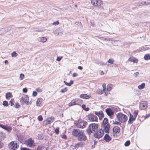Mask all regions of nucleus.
I'll return each instance as SVG.
<instances>
[{
	"label": "nucleus",
	"instance_id": "obj_1",
	"mask_svg": "<svg viewBox=\"0 0 150 150\" xmlns=\"http://www.w3.org/2000/svg\"><path fill=\"white\" fill-rule=\"evenodd\" d=\"M98 125L97 124L91 123L88 126L89 129L87 130V133L88 134H91L93 132H95L98 129Z\"/></svg>",
	"mask_w": 150,
	"mask_h": 150
},
{
	"label": "nucleus",
	"instance_id": "obj_2",
	"mask_svg": "<svg viewBox=\"0 0 150 150\" xmlns=\"http://www.w3.org/2000/svg\"><path fill=\"white\" fill-rule=\"evenodd\" d=\"M116 116L118 120L122 123L125 122L128 119V117L127 115L121 112L117 113Z\"/></svg>",
	"mask_w": 150,
	"mask_h": 150
},
{
	"label": "nucleus",
	"instance_id": "obj_3",
	"mask_svg": "<svg viewBox=\"0 0 150 150\" xmlns=\"http://www.w3.org/2000/svg\"><path fill=\"white\" fill-rule=\"evenodd\" d=\"M104 134V130L102 129H100L95 132L93 134V137L95 138L100 139L103 137Z\"/></svg>",
	"mask_w": 150,
	"mask_h": 150
},
{
	"label": "nucleus",
	"instance_id": "obj_4",
	"mask_svg": "<svg viewBox=\"0 0 150 150\" xmlns=\"http://www.w3.org/2000/svg\"><path fill=\"white\" fill-rule=\"evenodd\" d=\"M91 3L94 6L100 8L103 4V2L101 0H91Z\"/></svg>",
	"mask_w": 150,
	"mask_h": 150
},
{
	"label": "nucleus",
	"instance_id": "obj_5",
	"mask_svg": "<svg viewBox=\"0 0 150 150\" xmlns=\"http://www.w3.org/2000/svg\"><path fill=\"white\" fill-rule=\"evenodd\" d=\"M29 98L28 95L23 94L21 96L20 99V102L22 104L24 103L28 104L29 103Z\"/></svg>",
	"mask_w": 150,
	"mask_h": 150
},
{
	"label": "nucleus",
	"instance_id": "obj_6",
	"mask_svg": "<svg viewBox=\"0 0 150 150\" xmlns=\"http://www.w3.org/2000/svg\"><path fill=\"white\" fill-rule=\"evenodd\" d=\"M88 119L91 122H97L98 117L96 115L91 114L88 116Z\"/></svg>",
	"mask_w": 150,
	"mask_h": 150
},
{
	"label": "nucleus",
	"instance_id": "obj_7",
	"mask_svg": "<svg viewBox=\"0 0 150 150\" xmlns=\"http://www.w3.org/2000/svg\"><path fill=\"white\" fill-rule=\"evenodd\" d=\"M25 144L27 146L30 147L35 146L34 141L31 138L25 141Z\"/></svg>",
	"mask_w": 150,
	"mask_h": 150
},
{
	"label": "nucleus",
	"instance_id": "obj_8",
	"mask_svg": "<svg viewBox=\"0 0 150 150\" xmlns=\"http://www.w3.org/2000/svg\"><path fill=\"white\" fill-rule=\"evenodd\" d=\"M83 131L79 129H74L72 132V135L76 137H78L79 135L82 134V132Z\"/></svg>",
	"mask_w": 150,
	"mask_h": 150
},
{
	"label": "nucleus",
	"instance_id": "obj_9",
	"mask_svg": "<svg viewBox=\"0 0 150 150\" xmlns=\"http://www.w3.org/2000/svg\"><path fill=\"white\" fill-rule=\"evenodd\" d=\"M148 104L146 101H142L140 102L139 108L141 110H145L147 107Z\"/></svg>",
	"mask_w": 150,
	"mask_h": 150
},
{
	"label": "nucleus",
	"instance_id": "obj_10",
	"mask_svg": "<svg viewBox=\"0 0 150 150\" xmlns=\"http://www.w3.org/2000/svg\"><path fill=\"white\" fill-rule=\"evenodd\" d=\"M87 122L86 121H83L80 122H78L76 124L77 127L79 128H83L86 126Z\"/></svg>",
	"mask_w": 150,
	"mask_h": 150
},
{
	"label": "nucleus",
	"instance_id": "obj_11",
	"mask_svg": "<svg viewBox=\"0 0 150 150\" xmlns=\"http://www.w3.org/2000/svg\"><path fill=\"white\" fill-rule=\"evenodd\" d=\"M79 101L81 102V101L79 99H73L69 104V106H71L75 105H78V103Z\"/></svg>",
	"mask_w": 150,
	"mask_h": 150
},
{
	"label": "nucleus",
	"instance_id": "obj_12",
	"mask_svg": "<svg viewBox=\"0 0 150 150\" xmlns=\"http://www.w3.org/2000/svg\"><path fill=\"white\" fill-rule=\"evenodd\" d=\"M18 146L17 143H14L13 141L11 142L8 145V147L10 149L15 150L17 148Z\"/></svg>",
	"mask_w": 150,
	"mask_h": 150
},
{
	"label": "nucleus",
	"instance_id": "obj_13",
	"mask_svg": "<svg viewBox=\"0 0 150 150\" xmlns=\"http://www.w3.org/2000/svg\"><path fill=\"white\" fill-rule=\"evenodd\" d=\"M78 139L79 141H85L86 139V137L83 134V131L82 132V134L79 135L78 137Z\"/></svg>",
	"mask_w": 150,
	"mask_h": 150
},
{
	"label": "nucleus",
	"instance_id": "obj_14",
	"mask_svg": "<svg viewBox=\"0 0 150 150\" xmlns=\"http://www.w3.org/2000/svg\"><path fill=\"white\" fill-rule=\"evenodd\" d=\"M0 127L5 129L8 132H11L12 129L11 127L4 125L2 124H0Z\"/></svg>",
	"mask_w": 150,
	"mask_h": 150
},
{
	"label": "nucleus",
	"instance_id": "obj_15",
	"mask_svg": "<svg viewBox=\"0 0 150 150\" xmlns=\"http://www.w3.org/2000/svg\"><path fill=\"white\" fill-rule=\"evenodd\" d=\"M105 111L107 115L110 117L113 115L114 114V111L111 108H107L105 109Z\"/></svg>",
	"mask_w": 150,
	"mask_h": 150
},
{
	"label": "nucleus",
	"instance_id": "obj_16",
	"mask_svg": "<svg viewBox=\"0 0 150 150\" xmlns=\"http://www.w3.org/2000/svg\"><path fill=\"white\" fill-rule=\"evenodd\" d=\"M95 114L98 116L100 120H101V119L104 116L103 112L102 111H100L99 112H96Z\"/></svg>",
	"mask_w": 150,
	"mask_h": 150
},
{
	"label": "nucleus",
	"instance_id": "obj_17",
	"mask_svg": "<svg viewBox=\"0 0 150 150\" xmlns=\"http://www.w3.org/2000/svg\"><path fill=\"white\" fill-rule=\"evenodd\" d=\"M102 126L103 127L105 132L108 133L109 132V130L110 129V125L109 124L105 125H102Z\"/></svg>",
	"mask_w": 150,
	"mask_h": 150
},
{
	"label": "nucleus",
	"instance_id": "obj_18",
	"mask_svg": "<svg viewBox=\"0 0 150 150\" xmlns=\"http://www.w3.org/2000/svg\"><path fill=\"white\" fill-rule=\"evenodd\" d=\"M136 118L133 116V115L131 114H130V117L128 121V123L131 124L133 121L135 120Z\"/></svg>",
	"mask_w": 150,
	"mask_h": 150
},
{
	"label": "nucleus",
	"instance_id": "obj_19",
	"mask_svg": "<svg viewBox=\"0 0 150 150\" xmlns=\"http://www.w3.org/2000/svg\"><path fill=\"white\" fill-rule=\"evenodd\" d=\"M136 5L138 6H141L142 5H150V2H146L145 1H142L141 2H138L136 4Z\"/></svg>",
	"mask_w": 150,
	"mask_h": 150
},
{
	"label": "nucleus",
	"instance_id": "obj_20",
	"mask_svg": "<svg viewBox=\"0 0 150 150\" xmlns=\"http://www.w3.org/2000/svg\"><path fill=\"white\" fill-rule=\"evenodd\" d=\"M103 138L104 140L107 142H109L111 139V138L108 134H105Z\"/></svg>",
	"mask_w": 150,
	"mask_h": 150
},
{
	"label": "nucleus",
	"instance_id": "obj_21",
	"mask_svg": "<svg viewBox=\"0 0 150 150\" xmlns=\"http://www.w3.org/2000/svg\"><path fill=\"white\" fill-rule=\"evenodd\" d=\"M120 128L118 126H115L113 129V133H118L120 132Z\"/></svg>",
	"mask_w": 150,
	"mask_h": 150
},
{
	"label": "nucleus",
	"instance_id": "obj_22",
	"mask_svg": "<svg viewBox=\"0 0 150 150\" xmlns=\"http://www.w3.org/2000/svg\"><path fill=\"white\" fill-rule=\"evenodd\" d=\"M79 97L81 98L84 99H88L90 98L91 96L86 94H82L80 95Z\"/></svg>",
	"mask_w": 150,
	"mask_h": 150
},
{
	"label": "nucleus",
	"instance_id": "obj_23",
	"mask_svg": "<svg viewBox=\"0 0 150 150\" xmlns=\"http://www.w3.org/2000/svg\"><path fill=\"white\" fill-rule=\"evenodd\" d=\"M42 99L41 98H38L36 101V105L37 106H40L42 105Z\"/></svg>",
	"mask_w": 150,
	"mask_h": 150
},
{
	"label": "nucleus",
	"instance_id": "obj_24",
	"mask_svg": "<svg viewBox=\"0 0 150 150\" xmlns=\"http://www.w3.org/2000/svg\"><path fill=\"white\" fill-rule=\"evenodd\" d=\"M128 60L130 62H133L134 63H137L138 61V59L133 57H130Z\"/></svg>",
	"mask_w": 150,
	"mask_h": 150
},
{
	"label": "nucleus",
	"instance_id": "obj_25",
	"mask_svg": "<svg viewBox=\"0 0 150 150\" xmlns=\"http://www.w3.org/2000/svg\"><path fill=\"white\" fill-rule=\"evenodd\" d=\"M8 31L7 28L0 29V35L6 33Z\"/></svg>",
	"mask_w": 150,
	"mask_h": 150
},
{
	"label": "nucleus",
	"instance_id": "obj_26",
	"mask_svg": "<svg viewBox=\"0 0 150 150\" xmlns=\"http://www.w3.org/2000/svg\"><path fill=\"white\" fill-rule=\"evenodd\" d=\"M12 97V95L11 92H8L6 94V98L7 99H9Z\"/></svg>",
	"mask_w": 150,
	"mask_h": 150
},
{
	"label": "nucleus",
	"instance_id": "obj_27",
	"mask_svg": "<svg viewBox=\"0 0 150 150\" xmlns=\"http://www.w3.org/2000/svg\"><path fill=\"white\" fill-rule=\"evenodd\" d=\"M83 142H80L76 144L74 146L75 148H76L79 147H82L83 146Z\"/></svg>",
	"mask_w": 150,
	"mask_h": 150
},
{
	"label": "nucleus",
	"instance_id": "obj_28",
	"mask_svg": "<svg viewBox=\"0 0 150 150\" xmlns=\"http://www.w3.org/2000/svg\"><path fill=\"white\" fill-rule=\"evenodd\" d=\"M47 40V38L44 37H41L40 38H39L38 39V40L39 41V42H45Z\"/></svg>",
	"mask_w": 150,
	"mask_h": 150
},
{
	"label": "nucleus",
	"instance_id": "obj_29",
	"mask_svg": "<svg viewBox=\"0 0 150 150\" xmlns=\"http://www.w3.org/2000/svg\"><path fill=\"white\" fill-rule=\"evenodd\" d=\"M6 135L4 133L0 132V141L3 140L5 138Z\"/></svg>",
	"mask_w": 150,
	"mask_h": 150
},
{
	"label": "nucleus",
	"instance_id": "obj_30",
	"mask_svg": "<svg viewBox=\"0 0 150 150\" xmlns=\"http://www.w3.org/2000/svg\"><path fill=\"white\" fill-rule=\"evenodd\" d=\"M63 82L66 85L70 86H71V85L73 83V81L71 80L70 82L69 83H67L65 81H64Z\"/></svg>",
	"mask_w": 150,
	"mask_h": 150
},
{
	"label": "nucleus",
	"instance_id": "obj_31",
	"mask_svg": "<svg viewBox=\"0 0 150 150\" xmlns=\"http://www.w3.org/2000/svg\"><path fill=\"white\" fill-rule=\"evenodd\" d=\"M108 123V120L107 118H106L105 117L103 122V123L102 124V125H107V124H109Z\"/></svg>",
	"mask_w": 150,
	"mask_h": 150
},
{
	"label": "nucleus",
	"instance_id": "obj_32",
	"mask_svg": "<svg viewBox=\"0 0 150 150\" xmlns=\"http://www.w3.org/2000/svg\"><path fill=\"white\" fill-rule=\"evenodd\" d=\"M145 86V84L144 83H142L138 86V88L139 89H142L144 88Z\"/></svg>",
	"mask_w": 150,
	"mask_h": 150
},
{
	"label": "nucleus",
	"instance_id": "obj_33",
	"mask_svg": "<svg viewBox=\"0 0 150 150\" xmlns=\"http://www.w3.org/2000/svg\"><path fill=\"white\" fill-rule=\"evenodd\" d=\"M112 84H108L107 86V91H110L112 88Z\"/></svg>",
	"mask_w": 150,
	"mask_h": 150
},
{
	"label": "nucleus",
	"instance_id": "obj_34",
	"mask_svg": "<svg viewBox=\"0 0 150 150\" xmlns=\"http://www.w3.org/2000/svg\"><path fill=\"white\" fill-rule=\"evenodd\" d=\"M144 59L146 60H148L150 59V55L149 54H147L145 55Z\"/></svg>",
	"mask_w": 150,
	"mask_h": 150
},
{
	"label": "nucleus",
	"instance_id": "obj_35",
	"mask_svg": "<svg viewBox=\"0 0 150 150\" xmlns=\"http://www.w3.org/2000/svg\"><path fill=\"white\" fill-rule=\"evenodd\" d=\"M139 111L138 110H135L134 111L133 113V116L135 118L137 117L138 113Z\"/></svg>",
	"mask_w": 150,
	"mask_h": 150
},
{
	"label": "nucleus",
	"instance_id": "obj_36",
	"mask_svg": "<svg viewBox=\"0 0 150 150\" xmlns=\"http://www.w3.org/2000/svg\"><path fill=\"white\" fill-rule=\"evenodd\" d=\"M53 120L52 117L48 118L47 120V122L48 123H50L53 122Z\"/></svg>",
	"mask_w": 150,
	"mask_h": 150
},
{
	"label": "nucleus",
	"instance_id": "obj_37",
	"mask_svg": "<svg viewBox=\"0 0 150 150\" xmlns=\"http://www.w3.org/2000/svg\"><path fill=\"white\" fill-rule=\"evenodd\" d=\"M2 105L4 106L7 107L8 105V102L6 101H4L2 103Z\"/></svg>",
	"mask_w": 150,
	"mask_h": 150
},
{
	"label": "nucleus",
	"instance_id": "obj_38",
	"mask_svg": "<svg viewBox=\"0 0 150 150\" xmlns=\"http://www.w3.org/2000/svg\"><path fill=\"white\" fill-rule=\"evenodd\" d=\"M11 56L13 57H16L17 56L18 54L15 51H13L11 54Z\"/></svg>",
	"mask_w": 150,
	"mask_h": 150
},
{
	"label": "nucleus",
	"instance_id": "obj_39",
	"mask_svg": "<svg viewBox=\"0 0 150 150\" xmlns=\"http://www.w3.org/2000/svg\"><path fill=\"white\" fill-rule=\"evenodd\" d=\"M14 100L13 98H12L11 99L9 102V103L10 104L11 106H13L14 104Z\"/></svg>",
	"mask_w": 150,
	"mask_h": 150
},
{
	"label": "nucleus",
	"instance_id": "obj_40",
	"mask_svg": "<svg viewBox=\"0 0 150 150\" xmlns=\"http://www.w3.org/2000/svg\"><path fill=\"white\" fill-rule=\"evenodd\" d=\"M130 141L129 140H127L125 143L124 145L126 146H128L130 145Z\"/></svg>",
	"mask_w": 150,
	"mask_h": 150
},
{
	"label": "nucleus",
	"instance_id": "obj_41",
	"mask_svg": "<svg viewBox=\"0 0 150 150\" xmlns=\"http://www.w3.org/2000/svg\"><path fill=\"white\" fill-rule=\"evenodd\" d=\"M113 124L117 125H118L121 126V124L120 122L117 121H113Z\"/></svg>",
	"mask_w": 150,
	"mask_h": 150
},
{
	"label": "nucleus",
	"instance_id": "obj_42",
	"mask_svg": "<svg viewBox=\"0 0 150 150\" xmlns=\"http://www.w3.org/2000/svg\"><path fill=\"white\" fill-rule=\"evenodd\" d=\"M67 90V88L65 87L64 88L62 89L61 90L60 92L62 93H64L66 92Z\"/></svg>",
	"mask_w": 150,
	"mask_h": 150
},
{
	"label": "nucleus",
	"instance_id": "obj_43",
	"mask_svg": "<svg viewBox=\"0 0 150 150\" xmlns=\"http://www.w3.org/2000/svg\"><path fill=\"white\" fill-rule=\"evenodd\" d=\"M114 62V60L112 59H110L108 61V62L109 63H110L111 64H113Z\"/></svg>",
	"mask_w": 150,
	"mask_h": 150
},
{
	"label": "nucleus",
	"instance_id": "obj_44",
	"mask_svg": "<svg viewBox=\"0 0 150 150\" xmlns=\"http://www.w3.org/2000/svg\"><path fill=\"white\" fill-rule=\"evenodd\" d=\"M24 77V75L23 74H21L20 75V79L22 80Z\"/></svg>",
	"mask_w": 150,
	"mask_h": 150
},
{
	"label": "nucleus",
	"instance_id": "obj_45",
	"mask_svg": "<svg viewBox=\"0 0 150 150\" xmlns=\"http://www.w3.org/2000/svg\"><path fill=\"white\" fill-rule=\"evenodd\" d=\"M38 120L40 121H41L43 120V118L41 115H39L38 117Z\"/></svg>",
	"mask_w": 150,
	"mask_h": 150
},
{
	"label": "nucleus",
	"instance_id": "obj_46",
	"mask_svg": "<svg viewBox=\"0 0 150 150\" xmlns=\"http://www.w3.org/2000/svg\"><path fill=\"white\" fill-rule=\"evenodd\" d=\"M44 149V146H39L37 149V150H41Z\"/></svg>",
	"mask_w": 150,
	"mask_h": 150
},
{
	"label": "nucleus",
	"instance_id": "obj_47",
	"mask_svg": "<svg viewBox=\"0 0 150 150\" xmlns=\"http://www.w3.org/2000/svg\"><path fill=\"white\" fill-rule=\"evenodd\" d=\"M103 90L104 92H105L106 89V85L104 83L102 85Z\"/></svg>",
	"mask_w": 150,
	"mask_h": 150
},
{
	"label": "nucleus",
	"instance_id": "obj_48",
	"mask_svg": "<svg viewBox=\"0 0 150 150\" xmlns=\"http://www.w3.org/2000/svg\"><path fill=\"white\" fill-rule=\"evenodd\" d=\"M59 128L58 127L56 128V129L55 130V132L57 134H59Z\"/></svg>",
	"mask_w": 150,
	"mask_h": 150
},
{
	"label": "nucleus",
	"instance_id": "obj_49",
	"mask_svg": "<svg viewBox=\"0 0 150 150\" xmlns=\"http://www.w3.org/2000/svg\"><path fill=\"white\" fill-rule=\"evenodd\" d=\"M63 57H58L56 59L57 61L59 62L61 61V59Z\"/></svg>",
	"mask_w": 150,
	"mask_h": 150
},
{
	"label": "nucleus",
	"instance_id": "obj_50",
	"mask_svg": "<svg viewBox=\"0 0 150 150\" xmlns=\"http://www.w3.org/2000/svg\"><path fill=\"white\" fill-rule=\"evenodd\" d=\"M97 92L98 93L101 94L103 93V92L101 90L98 89L97 91Z\"/></svg>",
	"mask_w": 150,
	"mask_h": 150
},
{
	"label": "nucleus",
	"instance_id": "obj_51",
	"mask_svg": "<svg viewBox=\"0 0 150 150\" xmlns=\"http://www.w3.org/2000/svg\"><path fill=\"white\" fill-rule=\"evenodd\" d=\"M54 34L56 35H59V33L58 30H56L54 31Z\"/></svg>",
	"mask_w": 150,
	"mask_h": 150
},
{
	"label": "nucleus",
	"instance_id": "obj_52",
	"mask_svg": "<svg viewBox=\"0 0 150 150\" xmlns=\"http://www.w3.org/2000/svg\"><path fill=\"white\" fill-rule=\"evenodd\" d=\"M19 140L20 141V142H22L23 140V137L20 136V137H18Z\"/></svg>",
	"mask_w": 150,
	"mask_h": 150
},
{
	"label": "nucleus",
	"instance_id": "obj_53",
	"mask_svg": "<svg viewBox=\"0 0 150 150\" xmlns=\"http://www.w3.org/2000/svg\"><path fill=\"white\" fill-rule=\"evenodd\" d=\"M36 90L37 92H41L42 91V89L40 88H36Z\"/></svg>",
	"mask_w": 150,
	"mask_h": 150
},
{
	"label": "nucleus",
	"instance_id": "obj_54",
	"mask_svg": "<svg viewBox=\"0 0 150 150\" xmlns=\"http://www.w3.org/2000/svg\"><path fill=\"white\" fill-rule=\"evenodd\" d=\"M20 107V105L17 103H16L15 105H14V107L16 108H18Z\"/></svg>",
	"mask_w": 150,
	"mask_h": 150
},
{
	"label": "nucleus",
	"instance_id": "obj_55",
	"mask_svg": "<svg viewBox=\"0 0 150 150\" xmlns=\"http://www.w3.org/2000/svg\"><path fill=\"white\" fill-rule=\"evenodd\" d=\"M37 93L35 91H34L32 95L34 97V96H37Z\"/></svg>",
	"mask_w": 150,
	"mask_h": 150
},
{
	"label": "nucleus",
	"instance_id": "obj_56",
	"mask_svg": "<svg viewBox=\"0 0 150 150\" xmlns=\"http://www.w3.org/2000/svg\"><path fill=\"white\" fill-rule=\"evenodd\" d=\"M23 91L24 93H26L28 91V89L26 88H24L23 89Z\"/></svg>",
	"mask_w": 150,
	"mask_h": 150
},
{
	"label": "nucleus",
	"instance_id": "obj_57",
	"mask_svg": "<svg viewBox=\"0 0 150 150\" xmlns=\"http://www.w3.org/2000/svg\"><path fill=\"white\" fill-rule=\"evenodd\" d=\"M134 75L135 77H137L138 75L139 74V72H136L134 73Z\"/></svg>",
	"mask_w": 150,
	"mask_h": 150
},
{
	"label": "nucleus",
	"instance_id": "obj_58",
	"mask_svg": "<svg viewBox=\"0 0 150 150\" xmlns=\"http://www.w3.org/2000/svg\"><path fill=\"white\" fill-rule=\"evenodd\" d=\"M62 138L64 139H66L67 138V136L65 134H63L62 135Z\"/></svg>",
	"mask_w": 150,
	"mask_h": 150
},
{
	"label": "nucleus",
	"instance_id": "obj_59",
	"mask_svg": "<svg viewBox=\"0 0 150 150\" xmlns=\"http://www.w3.org/2000/svg\"><path fill=\"white\" fill-rule=\"evenodd\" d=\"M59 24V22H58V21H56V22H53V24L54 25H58Z\"/></svg>",
	"mask_w": 150,
	"mask_h": 150
},
{
	"label": "nucleus",
	"instance_id": "obj_60",
	"mask_svg": "<svg viewBox=\"0 0 150 150\" xmlns=\"http://www.w3.org/2000/svg\"><path fill=\"white\" fill-rule=\"evenodd\" d=\"M78 74L75 73H74L72 74V76L73 77H75L76 76H78Z\"/></svg>",
	"mask_w": 150,
	"mask_h": 150
},
{
	"label": "nucleus",
	"instance_id": "obj_61",
	"mask_svg": "<svg viewBox=\"0 0 150 150\" xmlns=\"http://www.w3.org/2000/svg\"><path fill=\"white\" fill-rule=\"evenodd\" d=\"M21 150H31V149L27 148H21Z\"/></svg>",
	"mask_w": 150,
	"mask_h": 150
},
{
	"label": "nucleus",
	"instance_id": "obj_62",
	"mask_svg": "<svg viewBox=\"0 0 150 150\" xmlns=\"http://www.w3.org/2000/svg\"><path fill=\"white\" fill-rule=\"evenodd\" d=\"M96 63L97 64H99L100 65H101V66H102L103 64H105L104 63H103L101 62H99V63L96 62Z\"/></svg>",
	"mask_w": 150,
	"mask_h": 150
},
{
	"label": "nucleus",
	"instance_id": "obj_63",
	"mask_svg": "<svg viewBox=\"0 0 150 150\" xmlns=\"http://www.w3.org/2000/svg\"><path fill=\"white\" fill-rule=\"evenodd\" d=\"M150 116V114L146 115L145 117V119H146L149 117Z\"/></svg>",
	"mask_w": 150,
	"mask_h": 150
},
{
	"label": "nucleus",
	"instance_id": "obj_64",
	"mask_svg": "<svg viewBox=\"0 0 150 150\" xmlns=\"http://www.w3.org/2000/svg\"><path fill=\"white\" fill-rule=\"evenodd\" d=\"M82 108L84 110V109H85L86 108V105H85L84 104H83L82 105Z\"/></svg>",
	"mask_w": 150,
	"mask_h": 150
}]
</instances>
